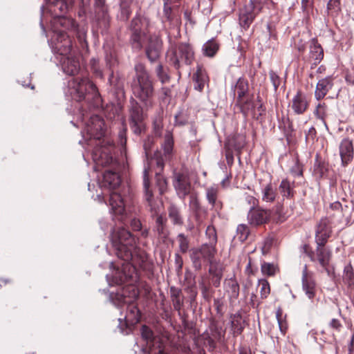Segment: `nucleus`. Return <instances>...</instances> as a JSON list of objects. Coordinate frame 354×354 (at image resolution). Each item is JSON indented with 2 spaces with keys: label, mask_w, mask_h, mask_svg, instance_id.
Instances as JSON below:
<instances>
[{
  "label": "nucleus",
  "mask_w": 354,
  "mask_h": 354,
  "mask_svg": "<svg viewBox=\"0 0 354 354\" xmlns=\"http://www.w3.org/2000/svg\"><path fill=\"white\" fill-rule=\"evenodd\" d=\"M137 83L133 85V92L136 97L143 104L142 107L138 102L133 100L129 109V122L132 131L137 135L142 133L146 128L145 120L147 115L145 111L153 105V87L149 75L142 64L135 66Z\"/></svg>",
  "instance_id": "nucleus-1"
},
{
  "label": "nucleus",
  "mask_w": 354,
  "mask_h": 354,
  "mask_svg": "<svg viewBox=\"0 0 354 354\" xmlns=\"http://www.w3.org/2000/svg\"><path fill=\"white\" fill-rule=\"evenodd\" d=\"M112 243L118 258L124 260L121 268H117L112 275V282L121 284L133 278L135 267L130 262L136 251V242L131 234L124 228L113 233Z\"/></svg>",
  "instance_id": "nucleus-2"
},
{
  "label": "nucleus",
  "mask_w": 354,
  "mask_h": 354,
  "mask_svg": "<svg viewBox=\"0 0 354 354\" xmlns=\"http://www.w3.org/2000/svg\"><path fill=\"white\" fill-rule=\"evenodd\" d=\"M138 297V290L131 285H127L118 292L114 296H111L115 305L120 306L123 304L127 305V314L124 319L128 326H134L140 319V313L136 306L133 304L134 301Z\"/></svg>",
  "instance_id": "nucleus-3"
},
{
  "label": "nucleus",
  "mask_w": 354,
  "mask_h": 354,
  "mask_svg": "<svg viewBox=\"0 0 354 354\" xmlns=\"http://www.w3.org/2000/svg\"><path fill=\"white\" fill-rule=\"evenodd\" d=\"M164 167L163 156H146L143 170V186L145 189V198L151 204L153 198L152 192L149 189V173L154 171L156 176V183L159 187L160 193H163L167 189V180L160 175Z\"/></svg>",
  "instance_id": "nucleus-4"
},
{
  "label": "nucleus",
  "mask_w": 354,
  "mask_h": 354,
  "mask_svg": "<svg viewBox=\"0 0 354 354\" xmlns=\"http://www.w3.org/2000/svg\"><path fill=\"white\" fill-rule=\"evenodd\" d=\"M118 156H94L93 160L97 165L102 166L111 165L114 171L107 170L103 175L102 186L110 189H114L118 187L121 179L118 173L125 169L126 165L122 160L121 164L118 160Z\"/></svg>",
  "instance_id": "nucleus-5"
},
{
  "label": "nucleus",
  "mask_w": 354,
  "mask_h": 354,
  "mask_svg": "<svg viewBox=\"0 0 354 354\" xmlns=\"http://www.w3.org/2000/svg\"><path fill=\"white\" fill-rule=\"evenodd\" d=\"M70 86L74 90L73 97L77 101H97L100 98L97 87L86 77L73 78L70 82Z\"/></svg>",
  "instance_id": "nucleus-6"
},
{
  "label": "nucleus",
  "mask_w": 354,
  "mask_h": 354,
  "mask_svg": "<svg viewBox=\"0 0 354 354\" xmlns=\"http://www.w3.org/2000/svg\"><path fill=\"white\" fill-rule=\"evenodd\" d=\"M169 63L179 70L183 65H190L194 59V53L192 46L187 43H179L171 46L167 51Z\"/></svg>",
  "instance_id": "nucleus-7"
},
{
  "label": "nucleus",
  "mask_w": 354,
  "mask_h": 354,
  "mask_svg": "<svg viewBox=\"0 0 354 354\" xmlns=\"http://www.w3.org/2000/svg\"><path fill=\"white\" fill-rule=\"evenodd\" d=\"M303 250L313 262H318L322 268V271L324 270L328 275L330 274L328 265L331 259V251L328 248L324 246H317L315 252H313L309 250L308 245H304Z\"/></svg>",
  "instance_id": "nucleus-8"
},
{
  "label": "nucleus",
  "mask_w": 354,
  "mask_h": 354,
  "mask_svg": "<svg viewBox=\"0 0 354 354\" xmlns=\"http://www.w3.org/2000/svg\"><path fill=\"white\" fill-rule=\"evenodd\" d=\"M63 47V49L59 48L62 55L67 56L62 63L63 71L69 75H75L79 73L80 66L79 60L75 56L68 55L71 54L72 48L71 41L69 39L66 40Z\"/></svg>",
  "instance_id": "nucleus-9"
},
{
  "label": "nucleus",
  "mask_w": 354,
  "mask_h": 354,
  "mask_svg": "<svg viewBox=\"0 0 354 354\" xmlns=\"http://www.w3.org/2000/svg\"><path fill=\"white\" fill-rule=\"evenodd\" d=\"M173 185L178 196L184 199L190 194L191 182L189 173L186 170L175 171L174 173Z\"/></svg>",
  "instance_id": "nucleus-10"
},
{
  "label": "nucleus",
  "mask_w": 354,
  "mask_h": 354,
  "mask_svg": "<svg viewBox=\"0 0 354 354\" xmlns=\"http://www.w3.org/2000/svg\"><path fill=\"white\" fill-rule=\"evenodd\" d=\"M245 138L243 134L234 133L230 135L225 141V148L226 155H233L234 153H241V150L245 147Z\"/></svg>",
  "instance_id": "nucleus-11"
},
{
  "label": "nucleus",
  "mask_w": 354,
  "mask_h": 354,
  "mask_svg": "<svg viewBox=\"0 0 354 354\" xmlns=\"http://www.w3.org/2000/svg\"><path fill=\"white\" fill-rule=\"evenodd\" d=\"M249 86L248 82L244 78L240 77L234 86V95L237 94V102L241 105L242 111L245 115L248 114L249 107H248V104H250V102L245 100V97L248 93Z\"/></svg>",
  "instance_id": "nucleus-12"
},
{
  "label": "nucleus",
  "mask_w": 354,
  "mask_h": 354,
  "mask_svg": "<svg viewBox=\"0 0 354 354\" xmlns=\"http://www.w3.org/2000/svg\"><path fill=\"white\" fill-rule=\"evenodd\" d=\"M104 122L102 118L94 115L90 118L85 131L90 136H93L95 139H100L104 133Z\"/></svg>",
  "instance_id": "nucleus-13"
},
{
  "label": "nucleus",
  "mask_w": 354,
  "mask_h": 354,
  "mask_svg": "<svg viewBox=\"0 0 354 354\" xmlns=\"http://www.w3.org/2000/svg\"><path fill=\"white\" fill-rule=\"evenodd\" d=\"M162 42L157 35L150 36L146 47V55L151 62H156L160 57L162 50Z\"/></svg>",
  "instance_id": "nucleus-14"
},
{
  "label": "nucleus",
  "mask_w": 354,
  "mask_h": 354,
  "mask_svg": "<svg viewBox=\"0 0 354 354\" xmlns=\"http://www.w3.org/2000/svg\"><path fill=\"white\" fill-rule=\"evenodd\" d=\"M270 210L261 208H250L248 214V221L251 225L258 226L266 223L270 218Z\"/></svg>",
  "instance_id": "nucleus-15"
},
{
  "label": "nucleus",
  "mask_w": 354,
  "mask_h": 354,
  "mask_svg": "<svg viewBox=\"0 0 354 354\" xmlns=\"http://www.w3.org/2000/svg\"><path fill=\"white\" fill-rule=\"evenodd\" d=\"M259 15L251 5L246 4L239 11V24L244 29H248L253 22L256 16Z\"/></svg>",
  "instance_id": "nucleus-16"
},
{
  "label": "nucleus",
  "mask_w": 354,
  "mask_h": 354,
  "mask_svg": "<svg viewBox=\"0 0 354 354\" xmlns=\"http://www.w3.org/2000/svg\"><path fill=\"white\" fill-rule=\"evenodd\" d=\"M109 205L113 214L122 216L124 214V218L126 217L125 203L120 194L115 192H111L110 194Z\"/></svg>",
  "instance_id": "nucleus-17"
},
{
  "label": "nucleus",
  "mask_w": 354,
  "mask_h": 354,
  "mask_svg": "<svg viewBox=\"0 0 354 354\" xmlns=\"http://www.w3.org/2000/svg\"><path fill=\"white\" fill-rule=\"evenodd\" d=\"M224 290L230 304H234L239 295V285L237 281L233 278L226 279L224 282Z\"/></svg>",
  "instance_id": "nucleus-18"
},
{
  "label": "nucleus",
  "mask_w": 354,
  "mask_h": 354,
  "mask_svg": "<svg viewBox=\"0 0 354 354\" xmlns=\"http://www.w3.org/2000/svg\"><path fill=\"white\" fill-rule=\"evenodd\" d=\"M333 86V78L328 76L319 80L317 84L315 96L317 100L323 99Z\"/></svg>",
  "instance_id": "nucleus-19"
},
{
  "label": "nucleus",
  "mask_w": 354,
  "mask_h": 354,
  "mask_svg": "<svg viewBox=\"0 0 354 354\" xmlns=\"http://www.w3.org/2000/svg\"><path fill=\"white\" fill-rule=\"evenodd\" d=\"M55 31L60 33L61 37H64V31L75 27V22L72 19L65 17L64 15L57 16L54 19Z\"/></svg>",
  "instance_id": "nucleus-20"
},
{
  "label": "nucleus",
  "mask_w": 354,
  "mask_h": 354,
  "mask_svg": "<svg viewBox=\"0 0 354 354\" xmlns=\"http://www.w3.org/2000/svg\"><path fill=\"white\" fill-rule=\"evenodd\" d=\"M308 106L306 96L301 91H298L292 98L291 108L296 114L300 115L306 111Z\"/></svg>",
  "instance_id": "nucleus-21"
},
{
  "label": "nucleus",
  "mask_w": 354,
  "mask_h": 354,
  "mask_svg": "<svg viewBox=\"0 0 354 354\" xmlns=\"http://www.w3.org/2000/svg\"><path fill=\"white\" fill-rule=\"evenodd\" d=\"M193 80L194 82V88L198 91H202L209 80L207 73L202 66H198L196 73L193 75Z\"/></svg>",
  "instance_id": "nucleus-22"
},
{
  "label": "nucleus",
  "mask_w": 354,
  "mask_h": 354,
  "mask_svg": "<svg viewBox=\"0 0 354 354\" xmlns=\"http://www.w3.org/2000/svg\"><path fill=\"white\" fill-rule=\"evenodd\" d=\"M48 5L55 15H64L68 10L69 3L66 0H48Z\"/></svg>",
  "instance_id": "nucleus-23"
},
{
  "label": "nucleus",
  "mask_w": 354,
  "mask_h": 354,
  "mask_svg": "<svg viewBox=\"0 0 354 354\" xmlns=\"http://www.w3.org/2000/svg\"><path fill=\"white\" fill-rule=\"evenodd\" d=\"M302 286L306 295L312 299L315 295V282L308 276V268L305 265L302 272Z\"/></svg>",
  "instance_id": "nucleus-24"
},
{
  "label": "nucleus",
  "mask_w": 354,
  "mask_h": 354,
  "mask_svg": "<svg viewBox=\"0 0 354 354\" xmlns=\"http://www.w3.org/2000/svg\"><path fill=\"white\" fill-rule=\"evenodd\" d=\"M168 216L174 225L182 226L184 223L180 209L174 204H171L168 207Z\"/></svg>",
  "instance_id": "nucleus-25"
},
{
  "label": "nucleus",
  "mask_w": 354,
  "mask_h": 354,
  "mask_svg": "<svg viewBox=\"0 0 354 354\" xmlns=\"http://www.w3.org/2000/svg\"><path fill=\"white\" fill-rule=\"evenodd\" d=\"M95 12L98 19H106L108 15V7L106 0H95Z\"/></svg>",
  "instance_id": "nucleus-26"
},
{
  "label": "nucleus",
  "mask_w": 354,
  "mask_h": 354,
  "mask_svg": "<svg viewBox=\"0 0 354 354\" xmlns=\"http://www.w3.org/2000/svg\"><path fill=\"white\" fill-rule=\"evenodd\" d=\"M166 223V218H165L162 214H156L154 230L160 236L164 237L167 235Z\"/></svg>",
  "instance_id": "nucleus-27"
},
{
  "label": "nucleus",
  "mask_w": 354,
  "mask_h": 354,
  "mask_svg": "<svg viewBox=\"0 0 354 354\" xmlns=\"http://www.w3.org/2000/svg\"><path fill=\"white\" fill-rule=\"evenodd\" d=\"M181 290L172 286L170 288V294L173 305L176 310H180L183 306V299L181 298Z\"/></svg>",
  "instance_id": "nucleus-28"
},
{
  "label": "nucleus",
  "mask_w": 354,
  "mask_h": 354,
  "mask_svg": "<svg viewBox=\"0 0 354 354\" xmlns=\"http://www.w3.org/2000/svg\"><path fill=\"white\" fill-rule=\"evenodd\" d=\"M310 58L314 61V64H317L324 57V52L321 46L315 42H313L310 46Z\"/></svg>",
  "instance_id": "nucleus-29"
},
{
  "label": "nucleus",
  "mask_w": 354,
  "mask_h": 354,
  "mask_svg": "<svg viewBox=\"0 0 354 354\" xmlns=\"http://www.w3.org/2000/svg\"><path fill=\"white\" fill-rule=\"evenodd\" d=\"M191 259L195 269L200 270L203 262L207 261L205 259L199 249L194 250L191 254Z\"/></svg>",
  "instance_id": "nucleus-30"
},
{
  "label": "nucleus",
  "mask_w": 354,
  "mask_h": 354,
  "mask_svg": "<svg viewBox=\"0 0 354 354\" xmlns=\"http://www.w3.org/2000/svg\"><path fill=\"white\" fill-rule=\"evenodd\" d=\"M293 183H291L287 179H283L279 185V191L283 197L289 198L293 195Z\"/></svg>",
  "instance_id": "nucleus-31"
},
{
  "label": "nucleus",
  "mask_w": 354,
  "mask_h": 354,
  "mask_svg": "<svg viewBox=\"0 0 354 354\" xmlns=\"http://www.w3.org/2000/svg\"><path fill=\"white\" fill-rule=\"evenodd\" d=\"M140 19L135 17L131 23V28L133 31L132 39L134 42H139L140 37Z\"/></svg>",
  "instance_id": "nucleus-32"
},
{
  "label": "nucleus",
  "mask_w": 354,
  "mask_h": 354,
  "mask_svg": "<svg viewBox=\"0 0 354 354\" xmlns=\"http://www.w3.org/2000/svg\"><path fill=\"white\" fill-rule=\"evenodd\" d=\"M276 197V192L271 184H268L262 191V199L267 203L273 202Z\"/></svg>",
  "instance_id": "nucleus-33"
},
{
  "label": "nucleus",
  "mask_w": 354,
  "mask_h": 354,
  "mask_svg": "<svg viewBox=\"0 0 354 354\" xmlns=\"http://www.w3.org/2000/svg\"><path fill=\"white\" fill-rule=\"evenodd\" d=\"M174 147V140L171 132L167 131L165 135V140L162 145L165 155H170Z\"/></svg>",
  "instance_id": "nucleus-34"
},
{
  "label": "nucleus",
  "mask_w": 354,
  "mask_h": 354,
  "mask_svg": "<svg viewBox=\"0 0 354 354\" xmlns=\"http://www.w3.org/2000/svg\"><path fill=\"white\" fill-rule=\"evenodd\" d=\"M353 151L352 141L348 138L343 139L339 145V155H351Z\"/></svg>",
  "instance_id": "nucleus-35"
},
{
  "label": "nucleus",
  "mask_w": 354,
  "mask_h": 354,
  "mask_svg": "<svg viewBox=\"0 0 354 354\" xmlns=\"http://www.w3.org/2000/svg\"><path fill=\"white\" fill-rule=\"evenodd\" d=\"M215 245L211 243L203 244L199 250L203 253L205 259L211 261L216 252Z\"/></svg>",
  "instance_id": "nucleus-36"
},
{
  "label": "nucleus",
  "mask_w": 354,
  "mask_h": 354,
  "mask_svg": "<svg viewBox=\"0 0 354 354\" xmlns=\"http://www.w3.org/2000/svg\"><path fill=\"white\" fill-rule=\"evenodd\" d=\"M131 3H132V0H120V1L121 15L124 20H127L131 13Z\"/></svg>",
  "instance_id": "nucleus-37"
},
{
  "label": "nucleus",
  "mask_w": 354,
  "mask_h": 354,
  "mask_svg": "<svg viewBox=\"0 0 354 354\" xmlns=\"http://www.w3.org/2000/svg\"><path fill=\"white\" fill-rule=\"evenodd\" d=\"M203 50L205 55L213 57L218 50V45L214 41L209 40L203 45Z\"/></svg>",
  "instance_id": "nucleus-38"
},
{
  "label": "nucleus",
  "mask_w": 354,
  "mask_h": 354,
  "mask_svg": "<svg viewBox=\"0 0 354 354\" xmlns=\"http://www.w3.org/2000/svg\"><path fill=\"white\" fill-rule=\"evenodd\" d=\"M272 3V0H250L249 4L259 14L264 7L268 6Z\"/></svg>",
  "instance_id": "nucleus-39"
},
{
  "label": "nucleus",
  "mask_w": 354,
  "mask_h": 354,
  "mask_svg": "<svg viewBox=\"0 0 354 354\" xmlns=\"http://www.w3.org/2000/svg\"><path fill=\"white\" fill-rule=\"evenodd\" d=\"M343 279L348 286H354V271L351 265L345 266Z\"/></svg>",
  "instance_id": "nucleus-40"
},
{
  "label": "nucleus",
  "mask_w": 354,
  "mask_h": 354,
  "mask_svg": "<svg viewBox=\"0 0 354 354\" xmlns=\"http://www.w3.org/2000/svg\"><path fill=\"white\" fill-rule=\"evenodd\" d=\"M218 189L215 187H208L206 190V197L209 204L212 206L216 205V200L218 196Z\"/></svg>",
  "instance_id": "nucleus-41"
},
{
  "label": "nucleus",
  "mask_w": 354,
  "mask_h": 354,
  "mask_svg": "<svg viewBox=\"0 0 354 354\" xmlns=\"http://www.w3.org/2000/svg\"><path fill=\"white\" fill-rule=\"evenodd\" d=\"M176 241L178 243L179 250L182 253H186L189 249V241L187 237L183 233H180Z\"/></svg>",
  "instance_id": "nucleus-42"
},
{
  "label": "nucleus",
  "mask_w": 354,
  "mask_h": 354,
  "mask_svg": "<svg viewBox=\"0 0 354 354\" xmlns=\"http://www.w3.org/2000/svg\"><path fill=\"white\" fill-rule=\"evenodd\" d=\"M259 287H260V295L262 299H266L270 295V287L268 281L266 279H259Z\"/></svg>",
  "instance_id": "nucleus-43"
},
{
  "label": "nucleus",
  "mask_w": 354,
  "mask_h": 354,
  "mask_svg": "<svg viewBox=\"0 0 354 354\" xmlns=\"http://www.w3.org/2000/svg\"><path fill=\"white\" fill-rule=\"evenodd\" d=\"M249 234H250V230H249L248 227L246 225L240 224L238 225L237 229H236V235H237L238 239L241 241L243 242V241H245L248 239Z\"/></svg>",
  "instance_id": "nucleus-44"
},
{
  "label": "nucleus",
  "mask_w": 354,
  "mask_h": 354,
  "mask_svg": "<svg viewBox=\"0 0 354 354\" xmlns=\"http://www.w3.org/2000/svg\"><path fill=\"white\" fill-rule=\"evenodd\" d=\"M261 272L266 276H273L277 272V268L270 263H266L261 264Z\"/></svg>",
  "instance_id": "nucleus-45"
},
{
  "label": "nucleus",
  "mask_w": 354,
  "mask_h": 354,
  "mask_svg": "<svg viewBox=\"0 0 354 354\" xmlns=\"http://www.w3.org/2000/svg\"><path fill=\"white\" fill-rule=\"evenodd\" d=\"M156 74L160 81L164 84L168 82L170 80L167 70H165L162 64H158L156 68Z\"/></svg>",
  "instance_id": "nucleus-46"
},
{
  "label": "nucleus",
  "mask_w": 354,
  "mask_h": 354,
  "mask_svg": "<svg viewBox=\"0 0 354 354\" xmlns=\"http://www.w3.org/2000/svg\"><path fill=\"white\" fill-rule=\"evenodd\" d=\"M162 118L158 115L153 121V129L156 136L160 137L162 136Z\"/></svg>",
  "instance_id": "nucleus-47"
},
{
  "label": "nucleus",
  "mask_w": 354,
  "mask_h": 354,
  "mask_svg": "<svg viewBox=\"0 0 354 354\" xmlns=\"http://www.w3.org/2000/svg\"><path fill=\"white\" fill-rule=\"evenodd\" d=\"M330 234L329 232H317L315 234V242L317 246H324L326 243L328 239L330 237Z\"/></svg>",
  "instance_id": "nucleus-48"
},
{
  "label": "nucleus",
  "mask_w": 354,
  "mask_h": 354,
  "mask_svg": "<svg viewBox=\"0 0 354 354\" xmlns=\"http://www.w3.org/2000/svg\"><path fill=\"white\" fill-rule=\"evenodd\" d=\"M317 232H329L331 234V227L330 225V221L327 218H323L320 220L317 231Z\"/></svg>",
  "instance_id": "nucleus-49"
},
{
  "label": "nucleus",
  "mask_w": 354,
  "mask_h": 354,
  "mask_svg": "<svg viewBox=\"0 0 354 354\" xmlns=\"http://www.w3.org/2000/svg\"><path fill=\"white\" fill-rule=\"evenodd\" d=\"M327 10L328 13H337L341 10L340 0H329L327 3Z\"/></svg>",
  "instance_id": "nucleus-50"
},
{
  "label": "nucleus",
  "mask_w": 354,
  "mask_h": 354,
  "mask_svg": "<svg viewBox=\"0 0 354 354\" xmlns=\"http://www.w3.org/2000/svg\"><path fill=\"white\" fill-rule=\"evenodd\" d=\"M205 234L209 239V243L215 245L217 241V235L215 227L212 225H209L206 229Z\"/></svg>",
  "instance_id": "nucleus-51"
},
{
  "label": "nucleus",
  "mask_w": 354,
  "mask_h": 354,
  "mask_svg": "<svg viewBox=\"0 0 354 354\" xmlns=\"http://www.w3.org/2000/svg\"><path fill=\"white\" fill-rule=\"evenodd\" d=\"M141 335L142 337L147 341V344H151L153 340V333L147 326H142L141 328Z\"/></svg>",
  "instance_id": "nucleus-52"
},
{
  "label": "nucleus",
  "mask_w": 354,
  "mask_h": 354,
  "mask_svg": "<svg viewBox=\"0 0 354 354\" xmlns=\"http://www.w3.org/2000/svg\"><path fill=\"white\" fill-rule=\"evenodd\" d=\"M126 132H127V128H126V127H124L122 128V129L119 132V134H118L119 142L122 147L121 154L127 153L126 148H125V145H126V142H127Z\"/></svg>",
  "instance_id": "nucleus-53"
},
{
  "label": "nucleus",
  "mask_w": 354,
  "mask_h": 354,
  "mask_svg": "<svg viewBox=\"0 0 354 354\" xmlns=\"http://www.w3.org/2000/svg\"><path fill=\"white\" fill-rule=\"evenodd\" d=\"M189 207L192 211H198L202 209L200 206L197 196L195 194H190L189 196Z\"/></svg>",
  "instance_id": "nucleus-54"
},
{
  "label": "nucleus",
  "mask_w": 354,
  "mask_h": 354,
  "mask_svg": "<svg viewBox=\"0 0 354 354\" xmlns=\"http://www.w3.org/2000/svg\"><path fill=\"white\" fill-rule=\"evenodd\" d=\"M269 76H270V81L273 85L274 89L276 91L281 83L280 77L273 71H270L269 72Z\"/></svg>",
  "instance_id": "nucleus-55"
},
{
  "label": "nucleus",
  "mask_w": 354,
  "mask_h": 354,
  "mask_svg": "<svg viewBox=\"0 0 354 354\" xmlns=\"http://www.w3.org/2000/svg\"><path fill=\"white\" fill-rule=\"evenodd\" d=\"M294 162H295V165L292 166L290 169L291 173L294 176H301L303 174L302 166L299 164V160L297 158L294 159Z\"/></svg>",
  "instance_id": "nucleus-56"
},
{
  "label": "nucleus",
  "mask_w": 354,
  "mask_h": 354,
  "mask_svg": "<svg viewBox=\"0 0 354 354\" xmlns=\"http://www.w3.org/2000/svg\"><path fill=\"white\" fill-rule=\"evenodd\" d=\"M171 0H164V16L167 20L171 19V8L170 6Z\"/></svg>",
  "instance_id": "nucleus-57"
},
{
  "label": "nucleus",
  "mask_w": 354,
  "mask_h": 354,
  "mask_svg": "<svg viewBox=\"0 0 354 354\" xmlns=\"http://www.w3.org/2000/svg\"><path fill=\"white\" fill-rule=\"evenodd\" d=\"M281 316H282V310L281 308H279L276 312V317L277 319V322L279 324V329L283 333H284L286 330V326L283 324Z\"/></svg>",
  "instance_id": "nucleus-58"
},
{
  "label": "nucleus",
  "mask_w": 354,
  "mask_h": 354,
  "mask_svg": "<svg viewBox=\"0 0 354 354\" xmlns=\"http://www.w3.org/2000/svg\"><path fill=\"white\" fill-rule=\"evenodd\" d=\"M192 212L194 214V217H195L196 223L198 225H201L203 223V214H205L206 211L205 209H200L198 211H192Z\"/></svg>",
  "instance_id": "nucleus-59"
},
{
  "label": "nucleus",
  "mask_w": 354,
  "mask_h": 354,
  "mask_svg": "<svg viewBox=\"0 0 354 354\" xmlns=\"http://www.w3.org/2000/svg\"><path fill=\"white\" fill-rule=\"evenodd\" d=\"M91 66L93 72L99 77H102V73L98 68V61L95 59H92L91 60Z\"/></svg>",
  "instance_id": "nucleus-60"
},
{
  "label": "nucleus",
  "mask_w": 354,
  "mask_h": 354,
  "mask_svg": "<svg viewBox=\"0 0 354 354\" xmlns=\"http://www.w3.org/2000/svg\"><path fill=\"white\" fill-rule=\"evenodd\" d=\"M316 114L319 118L322 120L324 119L325 117V107L324 105L319 104L317 107Z\"/></svg>",
  "instance_id": "nucleus-61"
},
{
  "label": "nucleus",
  "mask_w": 354,
  "mask_h": 354,
  "mask_svg": "<svg viewBox=\"0 0 354 354\" xmlns=\"http://www.w3.org/2000/svg\"><path fill=\"white\" fill-rule=\"evenodd\" d=\"M141 223L139 220L136 218H133L131 221V227L134 231H139L141 229Z\"/></svg>",
  "instance_id": "nucleus-62"
},
{
  "label": "nucleus",
  "mask_w": 354,
  "mask_h": 354,
  "mask_svg": "<svg viewBox=\"0 0 354 354\" xmlns=\"http://www.w3.org/2000/svg\"><path fill=\"white\" fill-rule=\"evenodd\" d=\"M152 144H153V140L150 138H147V139L146 140H145L143 147L145 150L146 155H149V153H150L149 150H150V148H151Z\"/></svg>",
  "instance_id": "nucleus-63"
},
{
  "label": "nucleus",
  "mask_w": 354,
  "mask_h": 354,
  "mask_svg": "<svg viewBox=\"0 0 354 354\" xmlns=\"http://www.w3.org/2000/svg\"><path fill=\"white\" fill-rule=\"evenodd\" d=\"M264 112L262 105H259L257 109L252 111L253 117L258 119Z\"/></svg>",
  "instance_id": "nucleus-64"
}]
</instances>
